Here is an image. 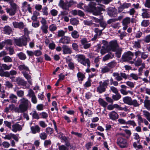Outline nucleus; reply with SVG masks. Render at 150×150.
I'll list each match as a JSON object with an SVG mask.
<instances>
[{"mask_svg":"<svg viewBox=\"0 0 150 150\" xmlns=\"http://www.w3.org/2000/svg\"><path fill=\"white\" fill-rule=\"evenodd\" d=\"M19 102L20 104L18 108H15V111L18 113H23L26 111L29 107V100L25 98H23L20 100Z\"/></svg>","mask_w":150,"mask_h":150,"instance_id":"f257e3e1","label":"nucleus"},{"mask_svg":"<svg viewBox=\"0 0 150 150\" xmlns=\"http://www.w3.org/2000/svg\"><path fill=\"white\" fill-rule=\"evenodd\" d=\"M116 136L119 137L117 139V145L121 148H125L127 147L128 144L127 140L122 137L125 136V134L122 133H117L116 134Z\"/></svg>","mask_w":150,"mask_h":150,"instance_id":"f03ea898","label":"nucleus"},{"mask_svg":"<svg viewBox=\"0 0 150 150\" xmlns=\"http://www.w3.org/2000/svg\"><path fill=\"white\" fill-rule=\"evenodd\" d=\"M99 85L97 87V91L99 93H101L105 91L106 88L109 84L108 80L100 81L99 82Z\"/></svg>","mask_w":150,"mask_h":150,"instance_id":"7ed1b4c3","label":"nucleus"},{"mask_svg":"<svg viewBox=\"0 0 150 150\" xmlns=\"http://www.w3.org/2000/svg\"><path fill=\"white\" fill-rule=\"evenodd\" d=\"M78 62L84 65L87 64L88 68L90 66V62L88 59H86L85 57L82 54H78L76 55Z\"/></svg>","mask_w":150,"mask_h":150,"instance_id":"20e7f679","label":"nucleus"},{"mask_svg":"<svg viewBox=\"0 0 150 150\" xmlns=\"http://www.w3.org/2000/svg\"><path fill=\"white\" fill-rule=\"evenodd\" d=\"M144 68L145 66L144 65H142V66L140 67L138 69L139 72L138 75L134 73H132L130 75V77L133 79L135 81H137L139 78H141L139 77L138 76H140L142 75L143 69Z\"/></svg>","mask_w":150,"mask_h":150,"instance_id":"39448f33","label":"nucleus"},{"mask_svg":"<svg viewBox=\"0 0 150 150\" xmlns=\"http://www.w3.org/2000/svg\"><path fill=\"white\" fill-rule=\"evenodd\" d=\"M27 38L25 37L19 39H16L14 40V42L18 46H22L23 45H26Z\"/></svg>","mask_w":150,"mask_h":150,"instance_id":"423d86ee","label":"nucleus"},{"mask_svg":"<svg viewBox=\"0 0 150 150\" xmlns=\"http://www.w3.org/2000/svg\"><path fill=\"white\" fill-rule=\"evenodd\" d=\"M133 56V54L132 52L130 51H128L123 54L122 57V59L124 61H128L132 59Z\"/></svg>","mask_w":150,"mask_h":150,"instance_id":"0eeeda50","label":"nucleus"},{"mask_svg":"<svg viewBox=\"0 0 150 150\" xmlns=\"http://www.w3.org/2000/svg\"><path fill=\"white\" fill-rule=\"evenodd\" d=\"M118 47V45L116 40L112 41L110 42L109 45L108 46V48L113 51H115Z\"/></svg>","mask_w":150,"mask_h":150,"instance_id":"6e6552de","label":"nucleus"},{"mask_svg":"<svg viewBox=\"0 0 150 150\" xmlns=\"http://www.w3.org/2000/svg\"><path fill=\"white\" fill-rule=\"evenodd\" d=\"M22 126L19 125L18 122L15 123L12 125L11 128V131L14 132H16L20 131L22 130Z\"/></svg>","mask_w":150,"mask_h":150,"instance_id":"1a4fd4ad","label":"nucleus"},{"mask_svg":"<svg viewBox=\"0 0 150 150\" xmlns=\"http://www.w3.org/2000/svg\"><path fill=\"white\" fill-rule=\"evenodd\" d=\"M143 115L147 120L146 119H144L143 122L146 125H147L149 124L148 121L150 122V113L146 110H143Z\"/></svg>","mask_w":150,"mask_h":150,"instance_id":"9d476101","label":"nucleus"},{"mask_svg":"<svg viewBox=\"0 0 150 150\" xmlns=\"http://www.w3.org/2000/svg\"><path fill=\"white\" fill-rule=\"evenodd\" d=\"M13 81L16 82L19 85L25 86L27 83L26 81L20 77L14 78V79L13 80Z\"/></svg>","mask_w":150,"mask_h":150,"instance_id":"9b49d317","label":"nucleus"},{"mask_svg":"<svg viewBox=\"0 0 150 150\" xmlns=\"http://www.w3.org/2000/svg\"><path fill=\"white\" fill-rule=\"evenodd\" d=\"M58 5L62 9L66 10H68L70 6L68 3H64L62 0H60Z\"/></svg>","mask_w":150,"mask_h":150,"instance_id":"f8f14e48","label":"nucleus"},{"mask_svg":"<svg viewBox=\"0 0 150 150\" xmlns=\"http://www.w3.org/2000/svg\"><path fill=\"white\" fill-rule=\"evenodd\" d=\"M13 24L14 28H18L20 29H23L25 26L23 23L22 22H14L13 23Z\"/></svg>","mask_w":150,"mask_h":150,"instance_id":"ddd939ff","label":"nucleus"},{"mask_svg":"<svg viewBox=\"0 0 150 150\" xmlns=\"http://www.w3.org/2000/svg\"><path fill=\"white\" fill-rule=\"evenodd\" d=\"M110 118L113 120L117 119L119 117V115L115 111H113L109 114Z\"/></svg>","mask_w":150,"mask_h":150,"instance_id":"4468645a","label":"nucleus"},{"mask_svg":"<svg viewBox=\"0 0 150 150\" xmlns=\"http://www.w3.org/2000/svg\"><path fill=\"white\" fill-rule=\"evenodd\" d=\"M30 129L32 133L33 134L39 133L40 132V128L38 125H35L30 127Z\"/></svg>","mask_w":150,"mask_h":150,"instance_id":"2eb2a0df","label":"nucleus"},{"mask_svg":"<svg viewBox=\"0 0 150 150\" xmlns=\"http://www.w3.org/2000/svg\"><path fill=\"white\" fill-rule=\"evenodd\" d=\"M70 38L67 36H64L62 37L59 40V43H62L64 44H68L70 43Z\"/></svg>","mask_w":150,"mask_h":150,"instance_id":"dca6fc26","label":"nucleus"},{"mask_svg":"<svg viewBox=\"0 0 150 150\" xmlns=\"http://www.w3.org/2000/svg\"><path fill=\"white\" fill-rule=\"evenodd\" d=\"M62 49L63 53L64 54H70L72 52L71 49L69 48L68 46L66 45H63Z\"/></svg>","mask_w":150,"mask_h":150,"instance_id":"f3484780","label":"nucleus"},{"mask_svg":"<svg viewBox=\"0 0 150 150\" xmlns=\"http://www.w3.org/2000/svg\"><path fill=\"white\" fill-rule=\"evenodd\" d=\"M9 98L11 103H16L18 97L16 95L13 93H11L9 95Z\"/></svg>","mask_w":150,"mask_h":150,"instance_id":"a211bd4d","label":"nucleus"},{"mask_svg":"<svg viewBox=\"0 0 150 150\" xmlns=\"http://www.w3.org/2000/svg\"><path fill=\"white\" fill-rule=\"evenodd\" d=\"M108 13L110 16H115L117 13V10L114 8H110L109 9Z\"/></svg>","mask_w":150,"mask_h":150,"instance_id":"6ab92c4d","label":"nucleus"},{"mask_svg":"<svg viewBox=\"0 0 150 150\" xmlns=\"http://www.w3.org/2000/svg\"><path fill=\"white\" fill-rule=\"evenodd\" d=\"M3 31L4 34L9 35L12 32V30L10 27L6 26L4 28Z\"/></svg>","mask_w":150,"mask_h":150,"instance_id":"aec40b11","label":"nucleus"},{"mask_svg":"<svg viewBox=\"0 0 150 150\" xmlns=\"http://www.w3.org/2000/svg\"><path fill=\"white\" fill-rule=\"evenodd\" d=\"M132 99L129 96H126L123 98V101L125 103L130 105Z\"/></svg>","mask_w":150,"mask_h":150,"instance_id":"412c9836","label":"nucleus"},{"mask_svg":"<svg viewBox=\"0 0 150 150\" xmlns=\"http://www.w3.org/2000/svg\"><path fill=\"white\" fill-rule=\"evenodd\" d=\"M114 56V55L113 54L111 53H109L103 57V60L104 61H105L110 59H112Z\"/></svg>","mask_w":150,"mask_h":150,"instance_id":"4be33fe9","label":"nucleus"},{"mask_svg":"<svg viewBox=\"0 0 150 150\" xmlns=\"http://www.w3.org/2000/svg\"><path fill=\"white\" fill-rule=\"evenodd\" d=\"M2 43L4 47L5 45L7 46H11L12 45V42L11 39H7L5 40L2 42Z\"/></svg>","mask_w":150,"mask_h":150,"instance_id":"5701e85b","label":"nucleus"},{"mask_svg":"<svg viewBox=\"0 0 150 150\" xmlns=\"http://www.w3.org/2000/svg\"><path fill=\"white\" fill-rule=\"evenodd\" d=\"M98 102L100 105L104 108L106 107L108 104L106 101L101 98L99 99Z\"/></svg>","mask_w":150,"mask_h":150,"instance_id":"b1692460","label":"nucleus"},{"mask_svg":"<svg viewBox=\"0 0 150 150\" xmlns=\"http://www.w3.org/2000/svg\"><path fill=\"white\" fill-rule=\"evenodd\" d=\"M113 76L115 77V79L118 81H120L122 80V78L120 75L117 72L113 73Z\"/></svg>","mask_w":150,"mask_h":150,"instance_id":"393cba45","label":"nucleus"},{"mask_svg":"<svg viewBox=\"0 0 150 150\" xmlns=\"http://www.w3.org/2000/svg\"><path fill=\"white\" fill-rule=\"evenodd\" d=\"M17 56L21 60H24L26 58V57L25 54L21 52L17 54Z\"/></svg>","mask_w":150,"mask_h":150,"instance_id":"a878e982","label":"nucleus"},{"mask_svg":"<svg viewBox=\"0 0 150 150\" xmlns=\"http://www.w3.org/2000/svg\"><path fill=\"white\" fill-rule=\"evenodd\" d=\"M111 71V69L107 66H105L101 68V72L105 73Z\"/></svg>","mask_w":150,"mask_h":150,"instance_id":"bb28decb","label":"nucleus"},{"mask_svg":"<svg viewBox=\"0 0 150 150\" xmlns=\"http://www.w3.org/2000/svg\"><path fill=\"white\" fill-rule=\"evenodd\" d=\"M5 62L10 63L12 62V58L8 56H6L4 57L2 59Z\"/></svg>","mask_w":150,"mask_h":150,"instance_id":"cd10ccee","label":"nucleus"},{"mask_svg":"<svg viewBox=\"0 0 150 150\" xmlns=\"http://www.w3.org/2000/svg\"><path fill=\"white\" fill-rule=\"evenodd\" d=\"M48 25H42L40 27V29L42 33L45 34H47L48 32Z\"/></svg>","mask_w":150,"mask_h":150,"instance_id":"c85d7f7f","label":"nucleus"},{"mask_svg":"<svg viewBox=\"0 0 150 150\" xmlns=\"http://www.w3.org/2000/svg\"><path fill=\"white\" fill-rule=\"evenodd\" d=\"M122 49L121 48H117L115 51L116 52V57L118 58H120L121 57Z\"/></svg>","mask_w":150,"mask_h":150,"instance_id":"c756f323","label":"nucleus"},{"mask_svg":"<svg viewBox=\"0 0 150 150\" xmlns=\"http://www.w3.org/2000/svg\"><path fill=\"white\" fill-rule=\"evenodd\" d=\"M6 10L7 13H9L11 16L14 15L16 11L11 8H7L6 9Z\"/></svg>","mask_w":150,"mask_h":150,"instance_id":"7c9ffc66","label":"nucleus"},{"mask_svg":"<svg viewBox=\"0 0 150 150\" xmlns=\"http://www.w3.org/2000/svg\"><path fill=\"white\" fill-rule=\"evenodd\" d=\"M141 41L138 40L137 41H135L133 43L134 47L135 48L137 49L141 47L140 45Z\"/></svg>","mask_w":150,"mask_h":150,"instance_id":"2f4dec72","label":"nucleus"},{"mask_svg":"<svg viewBox=\"0 0 150 150\" xmlns=\"http://www.w3.org/2000/svg\"><path fill=\"white\" fill-rule=\"evenodd\" d=\"M144 106L147 110H150V100H145L144 101Z\"/></svg>","mask_w":150,"mask_h":150,"instance_id":"473e14b6","label":"nucleus"},{"mask_svg":"<svg viewBox=\"0 0 150 150\" xmlns=\"http://www.w3.org/2000/svg\"><path fill=\"white\" fill-rule=\"evenodd\" d=\"M77 76L78 78V79L79 80H80L81 81L85 78V76L84 75L80 72L77 73Z\"/></svg>","mask_w":150,"mask_h":150,"instance_id":"72a5a7b5","label":"nucleus"},{"mask_svg":"<svg viewBox=\"0 0 150 150\" xmlns=\"http://www.w3.org/2000/svg\"><path fill=\"white\" fill-rule=\"evenodd\" d=\"M70 22L73 25H77L79 22L78 20L75 18H71L70 19Z\"/></svg>","mask_w":150,"mask_h":150,"instance_id":"f704fd0d","label":"nucleus"},{"mask_svg":"<svg viewBox=\"0 0 150 150\" xmlns=\"http://www.w3.org/2000/svg\"><path fill=\"white\" fill-rule=\"evenodd\" d=\"M24 76L27 79L28 83L30 84H32V81L31 79V76L28 74L24 73Z\"/></svg>","mask_w":150,"mask_h":150,"instance_id":"c9c22d12","label":"nucleus"},{"mask_svg":"<svg viewBox=\"0 0 150 150\" xmlns=\"http://www.w3.org/2000/svg\"><path fill=\"white\" fill-rule=\"evenodd\" d=\"M130 105H133L134 107H139V104L136 100H132V99Z\"/></svg>","mask_w":150,"mask_h":150,"instance_id":"e433bc0d","label":"nucleus"},{"mask_svg":"<svg viewBox=\"0 0 150 150\" xmlns=\"http://www.w3.org/2000/svg\"><path fill=\"white\" fill-rule=\"evenodd\" d=\"M71 35L72 38L74 39L77 38L79 37L78 32L76 30L73 31L71 33Z\"/></svg>","mask_w":150,"mask_h":150,"instance_id":"4c0bfd02","label":"nucleus"},{"mask_svg":"<svg viewBox=\"0 0 150 150\" xmlns=\"http://www.w3.org/2000/svg\"><path fill=\"white\" fill-rule=\"evenodd\" d=\"M115 95L112 96V99L115 100H119L121 98V96L120 94L118 93H116Z\"/></svg>","mask_w":150,"mask_h":150,"instance_id":"58836bf2","label":"nucleus"},{"mask_svg":"<svg viewBox=\"0 0 150 150\" xmlns=\"http://www.w3.org/2000/svg\"><path fill=\"white\" fill-rule=\"evenodd\" d=\"M103 16H100V19L96 18L94 17H91V21H94L96 23H100V22L101 20L103 19Z\"/></svg>","mask_w":150,"mask_h":150,"instance_id":"ea45409f","label":"nucleus"},{"mask_svg":"<svg viewBox=\"0 0 150 150\" xmlns=\"http://www.w3.org/2000/svg\"><path fill=\"white\" fill-rule=\"evenodd\" d=\"M9 4L11 6V8L16 11V9L18 8V6L15 3L12 1H10Z\"/></svg>","mask_w":150,"mask_h":150,"instance_id":"a19ab883","label":"nucleus"},{"mask_svg":"<svg viewBox=\"0 0 150 150\" xmlns=\"http://www.w3.org/2000/svg\"><path fill=\"white\" fill-rule=\"evenodd\" d=\"M48 28H49L50 30L52 32L56 30L57 28L56 26L54 24H53L50 25Z\"/></svg>","mask_w":150,"mask_h":150,"instance_id":"79ce46f5","label":"nucleus"},{"mask_svg":"<svg viewBox=\"0 0 150 150\" xmlns=\"http://www.w3.org/2000/svg\"><path fill=\"white\" fill-rule=\"evenodd\" d=\"M130 22V18L129 17H127L124 18L122 21V24L128 25Z\"/></svg>","mask_w":150,"mask_h":150,"instance_id":"37998d69","label":"nucleus"},{"mask_svg":"<svg viewBox=\"0 0 150 150\" xmlns=\"http://www.w3.org/2000/svg\"><path fill=\"white\" fill-rule=\"evenodd\" d=\"M39 15V13L38 12H35L33 13V15L32 17V19L34 21H36L38 19L37 16Z\"/></svg>","mask_w":150,"mask_h":150,"instance_id":"c03bdc74","label":"nucleus"},{"mask_svg":"<svg viewBox=\"0 0 150 150\" xmlns=\"http://www.w3.org/2000/svg\"><path fill=\"white\" fill-rule=\"evenodd\" d=\"M12 66V64H10L9 65H7L5 64H3L2 65V67L5 70H9L11 68Z\"/></svg>","mask_w":150,"mask_h":150,"instance_id":"a18cd8bd","label":"nucleus"},{"mask_svg":"<svg viewBox=\"0 0 150 150\" xmlns=\"http://www.w3.org/2000/svg\"><path fill=\"white\" fill-rule=\"evenodd\" d=\"M39 136L42 140H45L47 138V134L45 132H43L40 134Z\"/></svg>","mask_w":150,"mask_h":150,"instance_id":"49530a36","label":"nucleus"},{"mask_svg":"<svg viewBox=\"0 0 150 150\" xmlns=\"http://www.w3.org/2000/svg\"><path fill=\"white\" fill-rule=\"evenodd\" d=\"M18 68L20 70H25V71L29 70L28 67L25 66L24 64H21L18 66Z\"/></svg>","mask_w":150,"mask_h":150,"instance_id":"de8ad7c7","label":"nucleus"},{"mask_svg":"<svg viewBox=\"0 0 150 150\" xmlns=\"http://www.w3.org/2000/svg\"><path fill=\"white\" fill-rule=\"evenodd\" d=\"M116 62L115 61H113L108 63V67L110 68H112L116 66Z\"/></svg>","mask_w":150,"mask_h":150,"instance_id":"09e8293b","label":"nucleus"},{"mask_svg":"<svg viewBox=\"0 0 150 150\" xmlns=\"http://www.w3.org/2000/svg\"><path fill=\"white\" fill-rule=\"evenodd\" d=\"M149 24V22L148 20H144L141 23V25L144 27L148 26Z\"/></svg>","mask_w":150,"mask_h":150,"instance_id":"8fccbe9b","label":"nucleus"},{"mask_svg":"<svg viewBox=\"0 0 150 150\" xmlns=\"http://www.w3.org/2000/svg\"><path fill=\"white\" fill-rule=\"evenodd\" d=\"M32 115L33 118L38 119L39 118V116L38 114L36 111H33L32 113Z\"/></svg>","mask_w":150,"mask_h":150,"instance_id":"3c124183","label":"nucleus"},{"mask_svg":"<svg viewBox=\"0 0 150 150\" xmlns=\"http://www.w3.org/2000/svg\"><path fill=\"white\" fill-rule=\"evenodd\" d=\"M16 94L19 97H22L24 95V92L22 90L17 91Z\"/></svg>","mask_w":150,"mask_h":150,"instance_id":"603ef678","label":"nucleus"},{"mask_svg":"<svg viewBox=\"0 0 150 150\" xmlns=\"http://www.w3.org/2000/svg\"><path fill=\"white\" fill-rule=\"evenodd\" d=\"M91 2H90L88 4V6L91 9V10H93L95 9V6L96 4L93 2V1H90Z\"/></svg>","mask_w":150,"mask_h":150,"instance_id":"864d4df0","label":"nucleus"},{"mask_svg":"<svg viewBox=\"0 0 150 150\" xmlns=\"http://www.w3.org/2000/svg\"><path fill=\"white\" fill-rule=\"evenodd\" d=\"M35 95L34 93L33 90L31 89H29L28 91V93L27 96L30 98H31Z\"/></svg>","mask_w":150,"mask_h":150,"instance_id":"5fc2aeb1","label":"nucleus"},{"mask_svg":"<svg viewBox=\"0 0 150 150\" xmlns=\"http://www.w3.org/2000/svg\"><path fill=\"white\" fill-rule=\"evenodd\" d=\"M5 85L8 88H12L13 86V85L12 84L8 81H6Z\"/></svg>","mask_w":150,"mask_h":150,"instance_id":"6e6d98bb","label":"nucleus"},{"mask_svg":"<svg viewBox=\"0 0 150 150\" xmlns=\"http://www.w3.org/2000/svg\"><path fill=\"white\" fill-rule=\"evenodd\" d=\"M148 53L145 52H142L141 55V57L142 58L145 59L148 57Z\"/></svg>","mask_w":150,"mask_h":150,"instance_id":"4d7b16f0","label":"nucleus"},{"mask_svg":"<svg viewBox=\"0 0 150 150\" xmlns=\"http://www.w3.org/2000/svg\"><path fill=\"white\" fill-rule=\"evenodd\" d=\"M126 83L131 88H133L134 87V83L132 81H128L126 82Z\"/></svg>","mask_w":150,"mask_h":150,"instance_id":"13d9d810","label":"nucleus"},{"mask_svg":"<svg viewBox=\"0 0 150 150\" xmlns=\"http://www.w3.org/2000/svg\"><path fill=\"white\" fill-rule=\"evenodd\" d=\"M5 125L10 129H11V123L7 121H5L4 122Z\"/></svg>","mask_w":150,"mask_h":150,"instance_id":"bf43d9fd","label":"nucleus"},{"mask_svg":"<svg viewBox=\"0 0 150 150\" xmlns=\"http://www.w3.org/2000/svg\"><path fill=\"white\" fill-rule=\"evenodd\" d=\"M46 131L48 134H51L53 132V130L52 128L49 127L46 128Z\"/></svg>","mask_w":150,"mask_h":150,"instance_id":"052dcab7","label":"nucleus"},{"mask_svg":"<svg viewBox=\"0 0 150 150\" xmlns=\"http://www.w3.org/2000/svg\"><path fill=\"white\" fill-rule=\"evenodd\" d=\"M58 149L59 150H68L69 149L68 148L64 145L59 146Z\"/></svg>","mask_w":150,"mask_h":150,"instance_id":"680f3d73","label":"nucleus"},{"mask_svg":"<svg viewBox=\"0 0 150 150\" xmlns=\"http://www.w3.org/2000/svg\"><path fill=\"white\" fill-rule=\"evenodd\" d=\"M126 124L130 125L133 127L136 126V124L133 120H129L126 122Z\"/></svg>","mask_w":150,"mask_h":150,"instance_id":"e2e57ef3","label":"nucleus"},{"mask_svg":"<svg viewBox=\"0 0 150 150\" xmlns=\"http://www.w3.org/2000/svg\"><path fill=\"white\" fill-rule=\"evenodd\" d=\"M142 62V60L139 58H138L137 61L135 62V65L136 66H139L141 65Z\"/></svg>","mask_w":150,"mask_h":150,"instance_id":"0e129e2a","label":"nucleus"},{"mask_svg":"<svg viewBox=\"0 0 150 150\" xmlns=\"http://www.w3.org/2000/svg\"><path fill=\"white\" fill-rule=\"evenodd\" d=\"M13 134L12 133H10L9 134H8L5 136L4 137V139H7L8 140H11L12 138Z\"/></svg>","mask_w":150,"mask_h":150,"instance_id":"69168bd1","label":"nucleus"},{"mask_svg":"<svg viewBox=\"0 0 150 150\" xmlns=\"http://www.w3.org/2000/svg\"><path fill=\"white\" fill-rule=\"evenodd\" d=\"M146 43L150 42V34L146 36L143 40Z\"/></svg>","mask_w":150,"mask_h":150,"instance_id":"338daca9","label":"nucleus"},{"mask_svg":"<svg viewBox=\"0 0 150 150\" xmlns=\"http://www.w3.org/2000/svg\"><path fill=\"white\" fill-rule=\"evenodd\" d=\"M51 142L50 139L45 140L44 143V146L45 147H47L49 145H51Z\"/></svg>","mask_w":150,"mask_h":150,"instance_id":"774afa93","label":"nucleus"}]
</instances>
